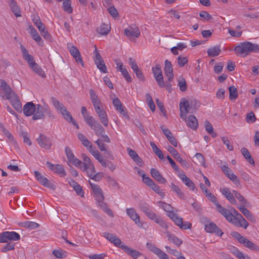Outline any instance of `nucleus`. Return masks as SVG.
Segmentation results:
<instances>
[{"label": "nucleus", "instance_id": "f257e3e1", "mask_svg": "<svg viewBox=\"0 0 259 259\" xmlns=\"http://www.w3.org/2000/svg\"><path fill=\"white\" fill-rule=\"evenodd\" d=\"M0 81V96L4 100H9L17 111H21L22 105L18 97L5 80H1Z\"/></svg>", "mask_w": 259, "mask_h": 259}, {"label": "nucleus", "instance_id": "f03ea898", "mask_svg": "<svg viewBox=\"0 0 259 259\" xmlns=\"http://www.w3.org/2000/svg\"><path fill=\"white\" fill-rule=\"evenodd\" d=\"M234 51L237 56L244 57L251 53H259V45L250 41H243L239 43Z\"/></svg>", "mask_w": 259, "mask_h": 259}, {"label": "nucleus", "instance_id": "7ed1b4c3", "mask_svg": "<svg viewBox=\"0 0 259 259\" xmlns=\"http://www.w3.org/2000/svg\"><path fill=\"white\" fill-rule=\"evenodd\" d=\"M20 48L23 57L24 59L27 61L29 66L38 75L41 77H45V72L41 68L35 63L34 61L33 57L28 54V51L26 48L23 45H21Z\"/></svg>", "mask_w": 259, "mask_h": 259}, {"label": "nucleus", "instance_id": "20e7f679", "mask_svg": "<svg viewBox=\"0 0 259 259\" xmlns=\"http://www.w3.org/2000/svg\"><path fill=\"white\" fill-rule=\"evenodd\" d=\"M84 120L85 123L94 130L97 136H99L102 133L105 132L103 127L94 117L90 115L85 117Z\"/></svg>", "mask_w": 259, "mask_h": 259}, {"label": "nucleus", "instance_id": "39448f33", "mask_svg": "<svg viewBox=\"0 0 259 259\" xmlns=\"http://www.w3.org/2000/svg\"><path fill=\"white\" fill-rule=\"evenodd\" d=\"M167 215L175 223V225L179 227L181 229L186 230L191 229L192 224L188 222H183V218L180 217L175 212H171Z\"/></svg>", "mask_w": 259, "mask_h": 259}, {"label": "nucleus", "instance_id": "423d86ee", "mask_svg": "<svg viewBox=\"0 0 259 259\" xmlns=\"http://www.w3.org/2000/svg\"><path fill=\"white\" fill-rule=\"evenodd\" d=\"M51 101L56 110L62 114L65 119H72L70 113L62 103L57 100L55 97L51 98Z\"/></svg>", "mask_w": 259, "mask_h": 259}, {"label": "nucleus", "instance_id": "0eeeda50", "mask_svg": "<svg viewBox=\"0 0 259 259\" xmlns=\"http://www.w3.org/2000/svg\"><path fill=\"white\" fill-rule=\"evenodd\" d=\"M20 239V235L15 232L6 231L0 233L1 243H7L9 241H18Z\"/></svg>", "mask_w": 259, "mask_h": 259}, {"label": "nucleus", "instance_id": "6e6552de", "mask_svg": "<svg viewBox=\"0 0 259 259\" xmlns=\"http://www.w3.org/2000/svg\"><path fill=\"white\" fill-rule=\"evenodd\" d=\"M38 145L42 148L46 150H50L52 147V140L49 137L45 134L41 133L36 139Z\"/></svg>", "mask_w": 259, "mask_h": 259}, {"label": "nucleus", "instance_id": "1a4fd4ad", "mask_svg": "<svg viewBox=\"0 0 259 259\" xmlns=\"http://www.w3.org/2000/svg\"><path fill=\"white\" fill-rule=\"evenodd\" d=\"M221 168L223 171L224 174L235 185H238L240 184V181L238 177L234 175L231 169L228 167V164L225 163L223 164Z\"/></svg>", "mask_w": 259, "mask_h": 259}, {"label": "nucleus", "instance_id": "9d476101", "mask_svg": "<svg viewBox=\"0 0 259 259\" xmlns=\"http://www.w3.org/2000/svg\"><path fill=\"white\" fill-rule=\"evenodd\" d=\"M49 107L48 106L42 107L40 104L35 105V112L33 113L32 119L33 120H37L42 119L45 117L44 114L45 113H49L50 111L48 110Z\"/></svg>", "mask_w": 259, "mask_h": 259}, {"label": "nucleus", "instance_id": "9b49d317", "mask_svg": "<svg viewBox=\"0 0 259 259\" xmlns=\"http://www.w3.org/2000/svg\"><path fill=\"white\" fill-rule=\"evenodd\" d=\"M116 65V69L121 73V74L124 78V79L128 82L132 81V78L127 70L126 68L123 66V63L121 62L120 60L118 59H115L114 60Z\"/></svg>", "mask_w": 259, "mask_h": 259}, {"label": "nucleus", "instance_id": "f8f14e48", "mask_svg": "<svg viewBox=\"0 0 259 259\" xmlns=\"http://www.w3.org/2000/svg\"><path fill=\"white\" fill-rule=\"evenodd\" d=\"M126 213L139 228H143V223L141 222L140 216L137 213L135 208L133 207L126 208Z\"/></svg>", "mask_w": 259, "mask_h": 259}, {"label": "nucleus", "instance_id": "ddd939ff", "mask_svg": "<svg viewBox=\"0 0 259 259\" xmlns=\"http://www.w3.org/2000/svg\"><path fill=\"white\" fill-rule=\"evenodd\" d=\"M146 247L150 251L157 255L160 259H169L166 253L152 243L147 242Z\"/></svg>", "mask_w": 259, "mask_h": 259}, {"label": "nucleus", "instance_id": "4468645a", "mask_svg": "<svg viewBox=\"0 0 259 259\" xmlns=\"http://www.w3.org/2000/svg\"><path fill=\"white\" fill-rule=\"evenodd\" d=\"M34 175L37 180L41 185L53 190H54L56 189V186L54 184L50 182L49 180L43 176L39 171H35Z\"/></svg>", "mask_w": 259, "mask_h": 259}, {"label": "nucleus", "instance_id": "2eb2a0df", "mask_svg": "<svg viewBox=\"0 0 259 259\" xmlns=\"http://www.w3.org/2000/svg\"><path fill=\"white\" fill-rule=\"evenodd\" d=\"M124 33L130 40L138 38L140 35V30L136 26H129L128 28L124 29Z\"/></svg>", "mask_w": 259, "mask_h": 259}, {"label": "nucleus", "instance_id": "dca6fc26", "mask_svg": "<svg viewBox=\"0 0 259 259\" xmlns=\"http://www.w3.org/2000/svg\"><path fill=\"white\" fill-rule=\"evenodd\" d=\"M65 153L68 160V162L71 163L76 167L79 166L81 164V161L75 157L71 150L68 147L65 148Z\"/></svg>", "mask_w": 259, "mask_h": 259}, {"label": "nucleus", "instance_id": "f3484780", "mask_svg": "<svg viewBox=\"0 0 259 259\" xmlns=\"http://www.w3.org/2000/svg\"><path fill=\"white\" fill-rule=\"evenodd\" d=\"M102 236L111 243H113L115 246L121 248V246L122 245L121 241L115 235L112 233L103 232Z\"/></svg>", "mask_w": 259, "mask_h": 259}, {"label": "nucleus", "instance_id": "a211bd4d", "mask_svg": "<svg viewBox=\"0 0 259 259\" xmlns=\"http://www.w3.org/2000/svg\"><path fill=\"white\" fill-rule=\"evenodd\" d=\"M167 150L173 156L175 159L179 162L183 167H187L188 163L186 160L183 159L178 153V152L172 147L169 146Z\"/></svg>", "mask_w": 259, "mask_h": 259}, {"label": "nucleus", "instance_id": "6ab92c4d", "mask_svg": "<svg viewBox=\"0 0 259 259\" xmlns=\"http://www.w3.org/2000/svg\"><path fill=\"white\" fill-rule=\"evenodd\" d=\"M205 230L208 233H215L220 236H222L224 234L222 230L213 222H208L205 225Z\"/></svg>", "mask_w": 259, "mask_h": 259}, {"label": "nucleus", "instance_id": "aec40b11", "mask_svg": "<svg viewBox=\"0 0 259 259\" xmlns=\"http://www.w3.org/2000/svg\"><path fill=\"white\" fill-rule=\"evenodd\" d=\"M46 165L51 170L56 173H57L61 177H64L66 175L64 168L63 166L60 164L55 165L49 161H47Z\"/></svg>", "mask_w": 259, "mask_h": 259}, {"label": "nucleus", "instance_id": "412c9836", "mask_svg": "<svg viewBox=\"0 0 259 259\" xmlns=\"http://www.w3.org/2000/svg\"><path fill=\"white\" fill-rule=\"evenodd\" d=\"M96 113L98 115L100 122L104 126H107L109 124V120L106 111L104 110V107L96 111Z\"/></svg>", "mask_w": 259, "mask_h": 259}, {"label": "nucleus", "instance_id": "4be33fe9", "mask_svg": "<svg viewBox=\"0 0 259 259\" xmlns=\"http://www.w3.org/2000/svg\"><path fill=\"white\" fill-rule=\"evenodd\" d=\"M220 192L231 204L233 205L237 204L233 192L231 193L228 188H221Z\"/></svg>", "mask_w": 259, "mask_h": 259}, {"label": "nucleus", "instance_id": "5701e85b", "mask_svg": "<svg viewBox=\"0 0 259 259\" xmlns=\"http://www.w3.org/2000/svg\"><path fill=\"white\" fill-rule=\"evenodd\" d=\"M164 71L165 75L167 77L169 81H171L174 78L172 66L170 61L168 60L165 61Z\"/></svg>", "mask_w": 259, "mask_h": 259}, {"label": "nucleus", "instance_id": "b1692460", "mask_svg": "<svg viewBox=\"0 0 259 259\" xmlns=\"http://www.w3.org/2000/svg\"><path fill=\"white\" fill-rule=\"evenodd\" d=\"M121 249L134 259H137L139 256L143 255L140 251L130 248L125 245H122Z\"/></svg>", "mask_w": 259, "mask_h": 259}, {"label": "nucleus", "instance_id": "393cba45", "mask_svg": "<svg viewBox=\"0 0 259 259\" xmlns=\"http://www.w3.org/2000/svg\"><path fill=\"white\" fill-rule=\"evenodd\" d=\"M180 117L186 119V116L190 109V105L188 100H186L180 103Z\"/></svg>", "mask_w": 259, "mask_h": 259}, {"label": "nucleus", "instance_id": "a878e982", "mask_svg": "<svg viewBox=\"0 0 259 259\" xmlns=\"http://www.w3.org/2000/svg\"><path fill=\"white\" fill-rule=\"evenodd\" d=\"M163 133L166 137L169 142L175 147L178 146V143L175 138L173 136L171 132L168 128H165L164 126H161Z\"/></svg>", "mask_w": 259, "mask_h": 259}, {"label": "nucleus", "instance_id": "bb28decb", "mask_svg": "<svg viewBox=\"0 0 259 259\" xmlns=\"http://www.w3.org/2000/svg\"><path fill=\"white\" fill-rule=\"evenodd\" d=\"M183 120L186 122L187 125L191 129L195 130L197 128L198 123L195 116L191 115L188 118L186 116V119H183Z\"/></svg>", "mask_w": 259, "mask_h": 259}, {"label": "nucleus", "instance_id": "cd10ccee", "mask_svg": "<svg viewBox=\"0 0 259 259\" xmlns=\"http://www.w3.org/2000/svg\"><path fill=\"white\" fill-rule=\"evenodd\" d=\"M83 162H81V164L78 166L82 171H85L87 170V167H92L93 163L91 162L90 158L87 156L85 154H82L81 156Z\"/></svg>", "mask_w": 259, "mask_h": 259}, {"label": "nucleus", "instance_id": "c85d7f7f", "mask_svg": "<svg viewBox=\"0 0 259 259\" xmlns=\"http://www.w3.org/2000/svg\"><path fill=\"white\" fill-rule=\"evenodd\" d=\"M69 52L72 57L75 59L76 62L78 63H80L81 65L83 66V62L78 49L74 46H72L70 49Z\"/></svg>", "mask_w": 259, "mask_h": 259}, {"label": "nucleus", "instance_id": "c756f323", "mask_svg": "<svg viewBox=\"0 0 259 259\" xmlns=\"http://www.w3.org/2000/svg\"><path fill=\"white\" fill-rule=\"evenodd\" d=\"M35 105L32 102L27 103L23 107V113L27 116H30L35 112Z\"/></svg>", "mask_w": 259, "mask_h": 259}, {"label": "nucleus", "instance_id": "7c9ffc66", "mask_svg": "<svg viewBox=\"0 0 259 259\" xmlns=\"http://www.w3.org/2000/svg\"><path fill=\"white\" fill-rule=\"evenodd\" d=\"M217 210L221 213L228 221L229 220H231V218H232L233 214L230 210L221 206L220 204H217Z\"/></svg>", "mask_w": 259, "mask_h": 259}, {"label": "nucleus", "instance_id": "2f4dec72", "mask_svg": "<svg viewBox=\"0 0 259 259\" xmlns=\"http://www.w3.org/2000/svg\"><path fill=\"white\" fill-rule=\"evenodd\" d=\"M151 176L157 182L161 184H165L167 181L160 174V172L155 168H152L150 170Z\"/></svg>", "mask_w": 259, "mask_h": 259}, {"label": "nucleus", "instance_id": "473e14b6", "mask_svg": "<svg viewBox=\"0 0 259 259\" xmlns=\"http://www.w3.org/2000/svg\"><path fill=\"white\" fill-rule=\"evenodd\" d=\"M8 2L11 11L15 16L16 17H20L21 15L20 9L14 0H8Z\"/></svg>", "mask_w": 259, "mask_h": 259}, {"label": "nucleus", "instance_id": "72a5a7b5", "mask_svg": "<svg viewBox=\"0 0 259 259\" xmlns=\"http://www.w3.org/2000/svg\"><path fill=\"white\" fill-rule=\"evenodd\" d=\"M241 244H243L245 247L249 248L251 250L259 251V247L256 244L246 238H244Z\"/></svg>", "mask_w": 259, "mask_h": 259}, {"label": "nucleus", "instance_id": "f704fd0d", "mask_svg": "<svg viewBox=\"0 0 259 259\" xmlns=\"http://www.w3.org/2000/svg\"><path fill=\"white\" fill-rule=\"evenodd\" d=\"M183 182L190 189L194 191L196 189L194 184L184 174H182L180 176Z\"/></svg>", "mask_w": 259, "mask_h": 259}, {"label": "nucleus", "instance_id": "c9c22d12", "mask_svg": "<svg viewBox=\"0 0 259 259\" xmlns=\"http://www.w3.org/2000/svg\"><path fill=\"white\" fill-rule=\"evenodd\" d=\"M127 151L130 157L139 165L141 166L142 163L141 158L138 156L135 151L128 148Z\"/></svg>", "mask_w": 259, "mask_h": 259}, {"label": "nucleus", "instance_id": "e433bc0d", "mask_svg": "<svg viewBox=\"0 0 259 259\" xmlns=\"http://www.w3.org/2000/svg\"><path fill=\"white\" fill-rule=\"evenodd\" d=\"M30 33L32 38L39 45H41L43 42L41 37L37 32L36 30L32 26H29Z\"/></svg>", "mask_w": 259, "mask_h": 259}, {"label": "nucleus", "instance_id": "4c0bfd02", "mask_svg": "<svg viewBox=\"0 0 259 259\" xmlns=\"http://www.w3.org/2000/svg\"><path fill=\"white\" fill-rule=\"evenodd\" d=\"M113 104L115 107L116 109L118 110L121 114L123 116L126 115V112L124 110L122 105L118 98H115L113 100Z\"/></svg>", "mask_w": 259, "mask_h": 259}, {"label": "nucleus", "instance_id": "58836bf2", "mask_svg": "<svg viewBox=\"0 0 259 259\" xmlns=\"http://www.w3.org/2000/svg\"><path fill=\"white\" fill-rule=\"evenodd\" d=\"M238 208L240 210V211L244 214V215L249 221H254L255 219L251 212L245 208L244 206H240L238 207Z\"/></svg>", "mask_w": 259, "mask_h": 259}, {"label": "nucleus", "instance_id": "ea45409f", "mask_svg": "<svg viewBox=\"0 0 259 259\" xmlns=\"http://www.w3.org/2000/svg\"><path fill=\"white\" fill-rule=\"evenodd\" d=\"M221 51L220 47L216 46L209 48L207 50V53L209 57H214L218 56L220 54Z\"/></svg>", "mask_w": 259, "mask_h": 259}, {"label": "nucleus", "instance_id": "a19ab883", "mask_svg": "<svg viewBox=\"0 0 259 259\" xmlns=\"http://www.w3.org/2000/svg\"><path fill=\"white\" fill-rule=\"evenodd\" d=\"M166 234L168 237V240L172 242L176 245L179 246L182 244V241L176 237L175 235L171 234L168 232H166Z\"/></svg>", "mask_w": 259, "mask_h": 259}, {"label": "nucleus", "instance_id": "79ce46f5", "mask_svg": "<svg viewBox=\"0 0 259 259\" xmlns=\"http://www.w3.org/2000/svg\"><path fill=\"white\" fill-rule=\"evenodd\" d=\"M111 27L108 25L102 24L98 29V32L101 35H107L110 31Z\"/></svg>", "mask_w": 259, "mask_h": 259}, {"label": "nucleus", "instance_id": "37998d69", "mask_svg": "<svg viewBox=\"0 0 259 259\" xmlns=\"http://www.w3.org/2000/svg\"><path fill=\"white\" fill-rule=\"evenodd\" d=\"M70 185L73 187L74 190L76 191L77 195L80 196L81 197L83 196V190L81 187L78 185L77 182L74 181H72L70 183Z\"/></svg>", "mask_w": 259, "mask_h": 259}, {"label": "nucleus", "instance_id": "c03bdc74", "mask_svg": "<svg viewBox=\"0 0 259 259\" xmlns=\"http://www.w3.org/2000/svg\"><path fill=\"white\" fill-rule=\"evenodd\" d=\"M229 99L231 101H234L238 97L237 89L233 85L229 88Z\"/></svg>", "mask_w": 259, "mask_h": 259}, {"label": "nucleus", "instance_id": "a18cd8bd", "mask_svg": "<svg viewBox=\"0 0 259 259\" xmlns=\"http://www.w3.org/2000/svg\"><path fill=\"white\" fill-rule=\"evenodd\" d=\"M32 20L34 25L38 28L39 31H42V29H44V28H46L45 26L41 22L40 19L38 16H34Z\"/></svg>", "mask_w": 259, "mask_h": 259}, {"label": "nucleus", "instance_id": "49530a36", "mask_svg": "<svg viewBox=\"0 0 259 259\" xmlns=\"http://www.w3.org/2000/svg\"><path fill=\"white\" fill-rule=\"evenodd\" d=\"M78 138L80 141L81 144L86 147L87 149L90 147V146H92V144L91 143L90 141H89L87 138L81 133H79L78 134Z\"/></svg>", "mask_w": 259, "mask_h": 259}, {"label": "nucleus", "instance_id": "de8ad7c7", "mask_svg": "<svg viewBox=\"0 0 259 259\" xmlns=\"http://www.w3.org/2000/svg\"><path fill=\"white\" fill-rule=\"evenodd\" d=\"M63 8L67 13L70 14L73 11V8L71 7V2L70 0H63Z\"/></svg>", "mask_w": 259, "mask_h": 259}, {"label": "nucleus", "instance_id": "09e8293b", "mask_svg": "<svg viewBox=\"0 0 259 259\" xmlns=\"http://www.w3.org/2000/svg\"><path fill=\"white\" fill-rule=\"evenodd\" d=\"M178 86L181 92H185L187 90V86L185 79L180 76L178 79Z\"/></svg>", "mask_w": 259, "mask_h": 259}, {"label": "nucleus", "instance_id": "8fccbe9b", "mask_svg": "<svg viewBox=\"0 0 259 259\" xmlns=\"http://www.w3.org/2000/svg\"><path fill=\"white\" fill-rule=\"evenodd\" d=\"M159 206L161 207L164 211L167 212V214H169L171 212H175L172 210V206L167 203L162 201L158 202Z\"/></svg>", "mask_w": 259, "mask_h": 259}, {"label": "nucleus", "instance_id": "3c124183", "mask_svg": "<svg viewBox=\"0 0 259 259\" xmlns=\"http://www.w3.org/2000/svg\"><path fill=\"white\" fill-rule=\"evenodd\" d=\"M171 189L175 192L181 199H184V194L182 192L180 188L174 183H171Z\"/></svg>", "mask_w": 259, "mask_h": 259}, {"label": "nucleus", "instance_id": "603ef678", "mask_svg": "<svg viewBox=\"0 0 259 259\" xmlns=\"http://www.w3.org/2000/svg\"><path fill=\"white\" fill-rule=\"evenodd\" d=\"M22 226L26 228L34 229L37 228L39 225L34 222L26 221L22 223Z\"/></svg>", "mask_w": 259, "mask_h": 259}, {"label": "nucleus", "instance_id": "864d4df0", "mask_svg": "<svg viewBox=\"0 0 259 259\" xmlns=\"http://www.w3.org/2000/svg\"><path fill=\"white\" fill-rule=\"evenodd\" d=\"M88 150L98 160H100V159L103 157L100 152L98 150H96L95 148H94L92 145L90 146V147L88 148Z\"/></svg>", "mask_w": 259, "mask_h": 259}, {"label": "nucleus", "instance_id": "5fc2aeb1", "mask_svg": "<svg viewBox=\"0 0 259 259\" xmlns=\"http://www.w3.org/2000/svg\"><path fill=\"white\" fill-rule=\"evenodd\" d=\"M233 192L234 194L235 198H236L242 204L243 206L246 205L247 201L244 198V197L239 193H238L237 191L233 190Z\"/></svg>", "mask_w": 259, "mask_h": 259}, {"label": "nucleus", "instance_id": "6e6d98bb", "mask_svg": "<svg viewBox=\"0 0 259 259\" xmlns=\"http://www.w3.org/2000/svg\"><path fill=\"white\" fill-rule=\"evenodd\" d=\"M233 253L239 259H251L248 255H245L237 248L234 249V251L233 252Z\"/></svg>", "mask_w": 259, "mask_h": 259}, {"label": "nucleus", "instance_id": "4d7b16f0", "mask_svg": "<svg viewBox=\"0 0 259 259\" xmlns=\"http://www.w3.org/2000/svg\"><path fill=\"white\" fill-rule=\"evenodd\" d=\"M146 100L148 102V105L152 111H154L155 109V105L153 101V99L150 94H147L146 95Z\"/></svg>", "mask_w": 259, "mask_h": 259}, {"label": "nucleus", "instance_id": "13d9d810", "mask_svg": "<svg viewBox=\"0 0 259 259\" xmlns=\"http://www.w3.org/2000/svg\"><path fill=\"white\" fill-rule=\"evenodd\" d=\"M152 70L154 77L162 75L161 67L159 64H157L155 67H152Z\"/></svg>", "mask_w": 259, "mask_h": 259}, {"label": "nucleus", "instance_id": "bf43d9fd", "mask_svg": "<svg viewBox=\"0 0 259 259\" xmlns=\"http://www.w3.org/2000/svg\"><path fill=\"white\" fill-rule=\"evenodd\" d=\"M150 188L160 196L164 197V193L160 189V188L155 183H153Z\"/></svg>", "mask_w": 259, "mask_h": 259}, {"label": "nucleus", "instance_id": "052dcab7", "mask_svg": "<svg viewBox=\"0 0 259 259\" xmlns=\"http://www.w3.org/2000/svg\"><path fill=\"white\" fill-rule=\"evenodd\" d=\"M145 215L150 219L155 221L156 219L159 217L150 208L144 213Z\"/></svg>", "mask_w": 259, "mask_h": 259}, {"label": "nucleus", "instance_id": "680f3d73", "mask_svg": "<svg viewBox=\"0 0 259 259\" xmlns=\"http://www.w3.org/2000/svg\"><path fill=\"white\" fill-rule=\"evenodd\" d=\"M108 11L113 18H116L118 17L119 13L117 9L114 7L113 6L109 7L108 9Z\"/></svg>", "mask_w": 259, "mask_h": 259}, {"label": "nucleus", "instance_id": "e2e57ef3", "mask_svg": "<svg viewBox=\"0 0 259 259\" xmlns=\"http://www.w3.org/2000/svg\"><path fill=\"white\" fill-rule=\"evenodd\" d=\"M154 222L158 224L160 227L165 229H167L168 228V226L166 223L159 216L156 219Z\"/></svg>", "mask_w": 259, "mask_h": 259}, {"label": "nucleus", "instance_id": "0e129e2a", "mask_svg": "<svg viewBox=\"0 0 259 259\" xmlns=\"http://www.w3.org/2000/svg\"><path fill=\"white\" fill-rule=\"evenodd\" d=\"M195 157L197 159L198 162L199 164H202V165L205 166L204 164L205 159L204 156L202 154L200 153H197L195 154Z\"/></svg>", "mask_w": 259, "mask_h": 259}, {"label": "nucleus", "instance_id": "69168bd1", "mask_svg": "<svg viewBox=\"0 0 259 259\" xmlns=\"http://www.w3.org/2000/svg\"><path fill=\"white\" fill-rule=\"evenodd\" d=\"M141 176L143 178V182L149 187H150L154 183L151 178L146 177L145 174H141Z\"/></svg>", "mask_w": 259, "mask_h": 259}, {"label": "nucleus", "instance_id": "338daca9", "mask_svg": "<svg viewBox=\"0 0 259 259\" xmlns=\"http://www.w3.org/2000/svg\"><path fill=\"white\" fill-rule=\"evenodd\" d=\"M199 16L201 17L204 20H209L212 19V17L211 15H210L206 11H201L199 13Z\"/></svg>", "mask_w": 259, "mask_h": 259}, {"label": "nucleus", "instance_id": "774afa93", "mask_svg": "<svg viewBox=\"0 0 259 259\" xmlns=\"http://www.w3.org/2000/svg\"><path fill=\"white\" fill-rule=\"evenodd\" d=\"M15 243L13 242H10L6 244L2 249L1 251L3 252H6L9 250H13L14 249Z\"/></svg>", "mask_w": 259, "mask_h": 259}]
</instances>
